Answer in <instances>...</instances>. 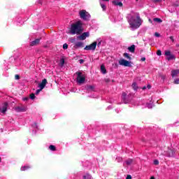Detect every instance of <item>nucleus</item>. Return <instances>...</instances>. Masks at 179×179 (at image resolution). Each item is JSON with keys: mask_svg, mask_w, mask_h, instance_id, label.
<instances>
[{"mask_svg": "<svg viewBox=\"0 0 179 179\" xmlns=\"http://www.w3.org/2000/svg\"><path fill=\"white\" fill-rule=\"evenodd\" d=\"M127 19L131 30L139 29L141 24H142V20L138 13H131L127 15Z\"/></svg>", "mask_w": 179, "mask_h": 179, "instance_id": "obj_1", "label": "nucleus"}, {"mask_svg": "<svg viewBox=\"0 0 179 179\" xmlns=\"http://www.w3.org/2000/svg\"><path fill=\"white\" fill-rule=\"evenodd\" d=\"M82 21H78L71 25L70 33L71 34H80L82 33Z\"/></svg>", "mask_w": 179, "mask_h": 179, "instance_id": "obj_2", "label": "nucleus"}, {"mask_svg": "<svg viewBox=\"0 0 179 179\" xmlns=\"http://www.w3.org/2000/svg\"><path fill=\"white\" fill-rule=\"evenodd\" d=\"M79 16L83 20H90V14L86 10H81L79 11Z\"/></svg>", "mask_w": 179, "mask_h": 179, "instance_id": "obj_3", "label": "nucleus"}, {"mask_svg": "<svg viewBox=\"0 0 179 179\" xmlns=\"http://www.w3.org/2000/svg\"><path fill=\"white\" fill-rule=\"evenodd\" d=\"M77 83L79 85H82L85 83V80H86V77H85V75L82 74L80 72H77Z\"/></svg>", "mask_w": 179, "mask_h": 179, "instance_id": "obj_4", "label": "nucleus"}, {"mask_svg": "<svg viewBox=\"0 0 179 179\" xmlns=\"http://www.w3.org/2000/svg\"><path fill=\"white\" fill-rule=\"evenodd\" d=\"M96 47H97V42L94 41L89 45H86L84 48L85 51H94L96 50Z\"/></svg>", "mask_w": 179, "mask_h": 179, "instance_id": "obj_5", "label": "nucleus"}, {"mask_svg": "<svg viewBox=\"0 0 179 179\" xmlns=\"http://www.w3.org/2000/svg\"><path fill=\"white\" fill-rule=\"evenodd\" d=\"M38 87H39V90H37L35 94H38L40 93V92H41V90H43V89H44V87H45V78H44L42 80L41 83H39L38 85Z\"/></svg>", "mask_w": 179, "mask_h": 179, "instance_id": "obj_6", "label": "nucleus"}, {"mask_svg": "<svg viewBox=\"0 0 179 179\" xmlns=\"http://www.w3.org/2000/svg\"><path fill=\"white\" fill-rule=\"evenodd\" d=\"M119 65H122V66H131V62L124 59H120L119 60Z\"/></svg>", "mask_w": 179, "mask_h": 179, "instance_id": "obj_7", "label": "nucleus"}, {"mask_svg": "<svg viewBox=\"0 0 179 179\" xmlns=\"http://www.w3.org/2000/svg\"><path fill=\"white\" fill-rule=\"evenodd\" d=\"M165 55L168 61H171V59H174L175 58L174 55H171V52H170V50L165 51Z\"/></svg>", "mask_w": 179, "mask_h": 179, "instance_id": "obj_8", "label": "nucleus"}, {"mask_svg": "<svg viewBox=\"0 0 179 179\" xmlns=\"http://www.w3.org/2000/svg\"><path fill=\"white\" fill-rule=\"evenodd\" d=\"M87 37H89V32H84L80 36H78L77 38L78 40H86Z\"/></svg>", "mask_w": 179, "mask_h": 179, "instance_id": "obj_9", "label": "nucleus"}, {"mask_svg": "<svg viewBox=\"0 0 179 179\" xmlns=\"http://www.w3.org/2000/svg\"><path fill=\"white\" fill-rule=\"evenodd\" d=\"M0 111L3 114H5V113H6V111H8V102H5L3 103V108H0Z\"/></svg>", "mask_w": 179, "mask_h": 179, "instance_id": "obj_10", "label": "nucleus"}, {"mask_svg": "<svg viewBox=\"0 0 179 179\" xmlns=\"http://www.w3.org/2000/svg\"><path fill=\"white\" fill-rule=\"evenodd\" d=\"M112 3L113 5H115V6H120V8H122V6H123L122 2H121V0H113L112 1Z\"/></svg>", "mask_w": 179, "mask_h": 179, "instance_id": "obj_11", "label": "nucleus"}, {"mask_svg": "<svg viewBox=\"0 0 179 179\" xmlns=\"http://www.w3.org/2000/svg\"><path fill=\"white\" fill-rule=\"evenodd\" d=\"M40 44V38L35 39L32 41L30 43L31 47H34L36 45H38Z\"/></svg>", "mask_w": 179, "mask_h": 179, "instance_id": "obj_12", "label": "nucleus"}, {"mask_svg": "<svg viewBox=\"0 0 179 179\" xmlns=\"http://www.w3.org/2000/svg\"><path fill=\"white\" fill-rule=\"evenodd\" d=\"M15 111H17V113H24L26 108H24V106H17L15 108Z\"/></svg>", "mask_w": 179, "mask_h": 179, "instance_id": "obj_13", "label": "nucleus"}, {"mask_svg": "<svg viewBox=\"0 0 179 179\" xmlns=\"http://www.w3.org/2000/svg\"><path fill=\"white\" fill-rule=\"evenodd\" d=\"M171 76L172 78H177L179 76V70L177 69V70H173L171 71Z\"/></svg>", "mask_w": 179, "mask_h": 179, "instance_id": "obj_14", "label": "nucleus"}, {"mask_svg": "<svg viewBox=\"0 0 179 179\" xmlns=\"http://www.w3.org/2000/svg\"><path fill=\"white\" fill-rule=\"evenodd\" d=\"M101 72L103 74L107 73V70L106 69V67L103 64L101 66Z\"/></svg>", "mask_w": 179, "mask_h": 179, "instance_id": "obj_15", "label": "nucleus"}, {"mask_svg": "<svg viewBox=\"0 0 179 179\" xmlns=\"http://www.w3.org/2000/svg\"><path fill=\"white\" fill-rule=\"evenodd\" d=\"M86 89L88 90V92H93L94 90V87L93 85H87Z\"/></svg>", "mask_w": 179, "mask_h": 179, "instance_id": "obj_16", "label": "nucleus"}, {"mask_svg": "<svg viewBox=\"0 0 179 179\" xmlns=\"http://www.w3.org/2000/svg\"><path fill=\"white\" fill-rule=\"evenodd\" d=\"M30 169L29 166L25 165L22 167H21L20 170L21 171H27V170H29Z\"/></svg>", "mask_w": 179, "mask_h": 179, "instance_id": "obj_17", "label": "nucleus"}, {"mask_svg": "<svg viewBox=\"0 0 179 179\" xmlns=\"http://www.w3.org/2000/svg\"><path fill=\"white\" fill-rule=\"evenodd\" d=\"M65 64V59H64V57H62L60 59V62L59 63V66H64V65Z\"/></svg>", "mask_w": 179, "mask_h": 179, "instance_id": "obj_18", "label": "nucleus"}, {"mask_svg": "<svg viewBox=\"0 0 179 179\" xmlns=\"http://www.w3.org/2000/svg\"><path fill=\"white\" fill-rule=\"evenodd\" d=\"M76 47L78 48H82L83 47V42H77L76 43Z\"/></svg>", "mask_w": 179, "mask_h": 179, "instance_id": "obj_19", "label": "nucleus"}, {"mask_svg": "<svg viewBox=\"0 0 179 179\" xmlns=\"http://www.w3.org/2000/svg\"><path fill=\"white\" fill-rule=\"evenodd\" d=\"M128 50L130 52H135V45H132L131 46L129 47Z\"/></svg>", "mask_w": 179, "mask_h": 179, "instance_id": "obj_20", "label": "nucleus"}, {"mask_svg": "<svg viewBox=\"0 0 179 179\" xmlns=\"http://www.w3.org/2000/svg\"><path fill=\"white\" fill-rule=\"evenodd\" d=\"M83 179H92V176L89 173H86L83 176Z\"/></svg>", "mask_w": 179, "mask_h": 179, "instance_id": "obj_21", "label": "nucleus"}, {"mask_svg": "<svg viewBox=\"0 0 179 179\" xmlns=\"http://www.w3.org/2000/svg\"><path fill=\"white\" fill-rule=\"evenodd\" d=\"M153 22H155V23H162V22H163V20H162V19L160 18H154L153 19Z\"/></svg>", "mask_w": 179, "mask_h": 179, "instance_id": "obj_22", "label": "nucleus"}, {"mask_svg": "<svg viewBox=\"0 0 179 179\" xmlns=\"http://www.w3.org/2000/svg\"><path fill=\"white\" fill-rule=\"evenodd\" d=\"M100 5L103 10H106V9H107V7L106 6V4H104V3L100 1Z\"/></svg>", "mask_w": 179, "mask_h": 179, "instance_id": "obj_23", "label": "nucleus"}, {"mask_svg": "<svg viewBox=\"0 0 179 179\" xmlns=\"http://www.w3.org/2000/svg\"><path fill=\"white\" fill-rule=\"evenodd\" d=\"M131 87L134 90H138V85L136 84V83H133Z\"/></svg>", "mask_w": 179, "mask_h": 179, "instance_id": "obj_24", "label": "nucleus"}, {"mask_svg": "<svg viewBox=\"0 0 179 179\" xmlns=\"http://www.w3.org/2000/svg\"><path fill=\"white\" fill-rule=\"evenodd\" d=\"M134 161L132 160V159H127V161H126V164L127 165V166H131V164H132V162H133Z\"/></svg>", "mask_w": 179, "mask_h": 179, "instance_id": "obj_25", "label": "nucleus"}, {"mask_svg": "<svg viewBox=\"0 0 179 179\" xmlns=\"http://www.w3.org/2000/svg\"><path fill=\"white\" fill-rule=\"evenodd\" d=\"M29 99H31V100H34L36 99V94L34 93H31L29 95Z\"/></svg>", "mask_w": 179, "mask_h": 179, "instance_id": "obj_26", "label": "nucleus"}, {"mask_svg": "<svg viewBox=\"0 0 179 179\" xmlns=\"http://www.w3.org/2000/svg\"><path fill=\"white\" fill-rule=\"evenodd\" d=\"M124 57L127 58V59H131V57L128 53H124Z\"/></svg>", "mask_w": 179, "mask_h": 179, "instance_id": "obj_27", "label": "nucleus"}, {"mask_svg": "<svg viewBox=\"0 0 179 179\" xmlns=\"http://www.w3.org/2000/svg\"><path fill=\"white\" fill-rule=\"evenodd\" d=\"M116 162H117V163H121V162H122V157H117L116 158Z\"/></svg>", "mask_w": 179, "mask_h": 179, "instance_id": "obj_28", "label": "nucleus"}, {"mask_svg": "<svg viewBox=\"0 0 179 179\" xmlns=\"http://www.w3.org/2000/svg\"><path fill=\"white\" fill-rule=\"evenodd\" d=\"M50 150H52V152L55 151V145H50L49 146Z\"/></svg>", "mask_w": 179, "mask_h": 179, "instance_id": "obj_29", "label": "nucleus"}, {"mask_svg": "<svg viewBox=\"0 0 179 179\" xmlns=\"http://www.w3.org/2000/svg\"><path fill=\"white\" fill-rule=\"evenodd\" d=\"M96 45H97L98 47H100V45H101V40L98 39V40L96 41Z\"/></svg>", "mask_w": 179, "mask_h": 179, "instance_id": "obj_30", "label": "nucleus"}, {"mask_svg": "<svg viewBox=\"0 0 179 179\" xmlns=\"http://www.w3.org/2000/svg\"><path fill=\"white\" fill-rule=\"evenodd\" d=\"M19 79H20V76H19V74H15V80H19Z\"/></svg>", "mask_w": 179, "mask_h": 179, "instance_id": "obj_31", "label": "nucleus"}, {"mask_svg": "<svg viewBox=\"0 0 179 179\" xmlns=\"http://www.w3.org/2000/svg\"><path fill=\"white\" fill-rule=\"evenodd\" d=\"M127 96V94H125V93H123L122 94V100H123V102L124 103H127L126 101H125V97Z\"/></svg>", "mask_w": 179, "mask_h": 179, "instance_id": "obj_32", "label": "nucleus"}, {"mask_svg": "<svg viewBox=\"0 0 179 179\" xmlns=\"http://www.w3.org/2000/svg\"><path fill=\"white\" fill-rule=\"evenodd\" d=\"M63 49H64V50H68V44L64 43V44L63 45Z\"/></svg>", "mask_w": 179, "mask_h": 179, "instance_id": "obj_33", "label": "nucleus"}, {"mask_svg": "<svg viewBox=\"0 0 179 179\" xmlns=\"http://www.w3.org/2000/svg\"><path fill=\"white\" fill-rule=\"evenodd\" d=\"M147 107H148V108H152L153 107V104L152 103H148Z\"/></svg>", "mask_w": 179, "mask_h": 179, "instance_id": "obj_34", "label": "nucleus"}, {"mask_svg": "<svg viewBox=\"0 0 179 179\" xmlns=\"http://www.w3.org/2000/svg\"><path fill=\"white\" fill-rule=\"evenodd\" d=\"M169 157H173V156H174V151L171 150V153L169 154Z\"/></svg>", "mask_w": 179, "mask_h": 179, "instance_id": "obj_35", "label": "nucleus"}, {"mask_svg": "<svg viewBox=\"0 0 179 179\" xmlns=\"http://www.w3.org/2000/svg\"><path fill=\"white\" fill-rule=\"evenodd\" d=\"M154 164H155V166H157V165L159 164V160L155 159V160H154Z\"/></svg>", "mask_w": 179, "mask_h": 179, "instance_id": "obj_36", "label": "nucleus"}, {"mask_svg": "<svg viewBox=\"0 0 179 179\" xmlns=\"http://www.w3.org/2000/svg\"><path fill=\"white\" fill-rule=\"evenodd\" d=\"M174 83H175V85H179V78L176 79V80H174Z\"/></svg>", "mask_w": 179, "mask_h": 179, "instance_id": "obj_37", "label": "nucleus"}, {"mask_svg": "<svg viewBox=\"0 0 179 179\" xmlns=\"http://www.w3.org/2000/svg\"><path fill=\"white\" fill-rule=\"evenodd\" d=\"M32 127L33 128H38V127L37 126V123L34 122L33 124H32Z\"/></svg>", "mask_w": 179, "mask_h": 179, "instance_id": "obj_38", "label": "nucleus"}, {"mask_svg": "<svg viewBox=\"0 0 179 179\" xmlns=\"http://www.w3.org/2000/svg\"><path fill=\"white\" fill-rule=\"evenodd\" d=\"M157 55H159V56L162 55V50H157Z\"/></svg>", "mask_w": 179, "mask_h": 179, "instance_id": "obj_39", "label": "nucleus"}, {"mask_svg": "<svg viewBox=\"0 0 179 179\" xmlns=\"http://www.w3.org/2000/svg\"><path fill=\"white\" fill-rule=\"evenodd\" d=\"M126 179H132V176L127 175V176L126 177Z\"/></svg>", "mask_w": 179, "mask_h": 179, "instance_id": "obj_40", "label": "nucleus"}, {"mask_svg": "<svg viewBox=\"0 0 179 179\" xmlns=\"http://www.w3.org/2000/svg\"><path fill=\"white\" fill-rule=\"evenodd\" d=\"M23 101H27L29 100V97H24L22 99Z\"/></svg>", "mask_w": 179, "mask_h": 179, "instance_id": "obj_41", "label": "nucleus"}, {"mask_svg": "<svg viewBox=\"0 0 179 179\" xmlns=\"http://www.w3.org/2000/svg\"><path fill=\"white\" fill-rule=\"evenodd\" d=\"M155 37H160V34L157 32L155 34Z\"/></svg>", "mask_w": 179, "mask_h": 179, "instance_id": "obj_42", "label": "nucleus"}, {"mask_svg": "<svg viewBox=\"0 0 179 179\" xmlns=\"http://www.w3.org/2000/svg\"><path fill=\"white\" fill-rule=\"evenodd\" d=\"M79 62L80 64H83V62H85V60L81 59L79 60Z\"/></svg>", "mask_w": 179, "mask_h": 179, "instance_id": "obj_43", "label": "nucleus"}, {"mask_svg": "<svg viewBox=\"0 0 179 179\" xmlns=\"http://www.w3.org/2000/svg\"><path fill=\"white\" fill-rule=\"evenodd\" d=\"M105 82H106V83H110V79H109V78L105 79Z\"/></svg>", "mask_w": 179, "mask_h": 179, "instance_id": "obj_44", "label": "nucleus"}, {"mask_svg": "<svg viewBox=\"0 0 179 179\" xmlns=\"http://www.w3.org/2000/svg\"><path fill=\"white\" fill-rule=\"evenodd\" d=\"M162 0H153L154 2L157 3V2H162Z\"/></svg>", "mask_w": 179, "mask_h": 179, "instance_id": "obj_45", "label": "nucleus"}, {"mask_svg": "<svg viewBox=\"0 0 179 179\" xmlns=\"http://www.w3.org/2000/svg\"><path fill=\"white\" fill-rule=\"evenodd\" d=\"M141 61H142V62L146 61V58H145V57H142V58H141Z\"/></svg>", "mask_w": 179, "mask_h": 179, "instance_id": "obj_46", "label": "nucleus"}, {"mask_svg": "<svg viewBox=\"0 0 179 179\" xmlns=\"http://www.w3.org/2000/svg\"><path fill=\"white\" fill-rule=\"evenodd\" d=\"M149 20V22L151 23L152 24H153V21L150 19L148 20Z\"/></svg>", "mask_w": 179, "mask_h": 179, "instance_id": "obj_47", "label": "nucleus"}, {"mask_svg": "<svg viewBox=\"0 0 179 179\" xmlns=\"http://www.w3.org/2000/svg\"><path fill=\"white\" fill-rule=\"evenodd\" d=\"M170 39H171L172 41H174V38H173V36H170Z\"/></svg>", "mask_w": 179, "mask_h": 179, "instance_id": "obj_48", "label": "nucleus"}, {"mask_svg": "<svg viewBox=\"0 0 179 179\" xmlns=\"http://www.w3.org/2000/svg\"><path fill=\"white\" fill-rule=\"evenodd\" d=\"M150 179H156L155 176H152Z\"/></svg>", "mask_w": 179, "mask_h": 179, "instance_id": "obj_49", "label": "nucleus"}, {"mask_svg": "<svg viewBox=\"0 0 179 179\" xmlns=\"http://www.w3.org/2000/svg\"><path fill=\"white\" fill-rule=\"evenodd\" d=\"M104 1L105 2H108L110 0H102Z\"/></svg>", "mask_w": 179, "mask_h": 179, "instance_id": "obj_50", "label": "nucleus"}, {"mask_svg": "<svg viewBox=\"0 0 179 179\" xmlns=\"http://www.w3.org/2000/svg\"><path fill=\"white\" fill-rule=\"evenodd\" d=\"M71 41H72V43H73V41H75V39L71 38Z\"/></svg>", "mask_w": 179, "mask_h": 179, "instance_id": "obj_51", "label": "nucleus"}, {"mask_svg": "<svg viewBox=\"0 0 179 179\" xmlns=\"http://www.w3.org/2000/svg\"><path fill=\"white\" fill-rule=\"evenodd\" d=\"M2 162V158L0 157V163Z\"/></svg>", "mask_w": 179, "mask_h": 179, "instance_id": "obj_52", "label": "nucleus"}, {"mask_svg": "<svg viewBox=\"0 0 179 179\" xmlns=\"http://www.w3.org/2000/svg\"><path fill=\"white\" fill-rule=\"evenodd\" d=\"M145 89H146V87H143V90H145Z\"/></svg>", "mask_w": 179, "mask_h": 179, "instance_id": "obj_53", "label": "nucleus"}, {"mask_svg": "<svg viewBox=\"0 0 179 179\" xmlns=\"http://www.w3.org/2000/svg\"><path fill=\"white\" fill-rule=\"evenodd\" d=\"M148 89H150L151 87H150V85H148Z\"/></svg>", "mask_w": 179, "mask_h": 179, "instance_id": "obj_54", "label": "nucleus"}, {"mask_svg": "<svg viewBox=\"0 0 179 179\" xmlns=\"http://www.w3.org/2000/svg\"><path fill=\"white\" fill-rule=\"evenodd\" d=\"M136 1H138V0H136Z\"/></svg>", "mask_w": 179, "mask_h": 179, "instance_id": "obj_55", "label": "nucleus"}]
</instances>
